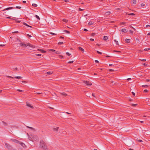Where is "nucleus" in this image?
Returning a JSON list of instances; mask_svg holds the SVG:
<instances>
[{"instance_id": "nucleus-24", "label": "nucleus", "mask_w": 150, "mask_h": 150, "mask_svg": "<svg viewBox=\"0 0 150 150\" xmlns=\"http://www.w3.org/2000/svg\"><path fill=\"white\" fill-rule=\"evenodd\" d=\"M132 2L133 4H135L136 3V0H133Z\"/></svg>"}, {"instance_id": "nucleus-4", "label": "nucleus", "mask_w": 150, "mask_h": 150, "mask_svg": "<svg viewBox=\"0 0 150 150\" xmlns=\"http://www.w3.org/2000/svg\"><path fill=\"white\" fill-rule=\"evenodd\" d=\"M11 140L13 142L17 144H19L20 143V142L19 141L14 139H11Z\"/></svg>"}, {"instance_id": "nucleus-26", "label": "nucleus", "mask_w": 150, "mask_h": 150, "mask_svg": "<svg viewBox=\"0 0 150 150\" xmlns=\"http://www.w3.org/2000/svg\"><path fill=\"white\" fill-rule=\"evenodd\" d=\"M64 32H65V33H68V34H69L70 33V32L68 31V30H65L64 31Z\"/></svg>"}, {"instance_id": "nucleus-12", "label": "nucleus", "mask_w": 150, "mask_h": 150, "mask_svg": "<svg viewBox=\"0 0 150 150\" xmlns=\"http://www.w3.org/2000/svg\"><path fill=\"white\" fill-rule=\"evenodd\" d=\"M110 11H107L105 13V14L106 16H108L110 15Z\"/></svg>"}, {"instance_id": "nucleus-57", "label": "nucleus", "mask_w": 150, "mask_h": 150, "mask_svg": "<svg viewBox=\"0 0 150 150\" xmlns=\"http://www.w3.org/2000/svg\"><path fill=\"white\" fill-rule=\"evenodd\" d=\"M95 62L96 63H98L99 62V61L98 60H95Z\"/></svg>"}, {"instance_id": "nucleus-10", "label": "nucleus", "mask_w": 150, "mask_h": 150, "mask_svg": "<svg viewBox=\"0 0 150 150\" xmlns=\"http://www.w3.org/2000/svg\"><path fill=\"white\" fill-rule=\"evenodd\" d=\"M26 105H27V106H28V107H30V108H34L33 107V106H32L31 105H30V104H28V103H26Z\"/></svg>"}, {"instance_id": "nucleus-2", "label": "nucleus", "mask_w": 150, "mask_h": 150, "mask_svg": "<svg viewBox=\"0 0 150 150\" xmlns=\"http://www.w3.org/2000/svg\"><path fill=\"white\" fill-rule=\"evenodd\" d=\"M5 145L7 149L9 150H11L12 149V146L9 144L6 143H5Z\"/></svg>"}, {"instance_id": "nucleus-63", "label": "nucleus", "mask_w": 150, "mask_h": 150, "mask_svg": "<svg viewBox=\"0 0 150 150\" xmlns=\"http://www.w3.org/2000/svg\"><path fill=\"white\" fill-rule=\"evenodd\" d=\"M64 1L66 2H69V1L67 0H65Z\"/></svg>"}, {"instance_id": "nucleus-52", "label": "nucleus", "mask_w": 150, "mask_h": 150, "mask_svg": "<svg viewBox=\"0 0 150 150\" xmlns=\"http://www.w3.org/2000/svg\"><path fill=\"white\" fill-rule=\"evenodd\" d=\"M73 62H74L73 61H69L68 62V63L69 64H71V63H73Z\"/></svg>"}, {"instance_id": "nucleus-9", "label": "nucleus", "mask_w": 150, "mask_h": 150, "mask_svg": "<svg viewBox=\"0 0 150 150\" xmlns=\"http://www.w3.org/2000/svg\"><path fill=\"white\" fill-rule=\"evenodd\" d=\"M26 127L28 128H29V129H31L33 131H35V129L34 128H33V127H29L28 126H26Z\"/></svg>"}, {"instance_id": "nucleus-49", "label": "nucleus", "mask_w": 150, "mask_h": 150, "mask_svg": "<svg viewBox=\"0 0 150 150\" xmlns=\"http://www.w3.org/2000/svg\"><path fill=\"white\" fill-rule=\"evenodd\" d=\"M59 57L60 58H62L63 57V56L62 55H59Z\"/></svg>"}, {"instance_id": "nucleus-42", "label": "nucleus", "mask_w": 150, "mask_h": 150, "mask_svg": "<svg viewBox=\"0 0 150 150\" xmlns=\"http://www.w3.org/2000/svg\"><path fill=\"white\" fill-rule=\"evenodd\" d=\"M6 18L7 19H13V18H11V17H6Z\"/></svg>"}, {"instance_id": "nucleus-8", "label": "nucleus", "mask_w": 150, "mask_h": 150, "mask_svg": "<svg viewBox=\"0 0 150 150\" xmlns=\"http://www.w3.org/2000/svg\"><path fill=\"white\" fill-rule=\"evenodd\" d=\"M122 31L124 33H126L127 32V28L126 29H122Z\"/></svg>"}, {"instance_id": "nucleus-5", "label": "nucleus", "mask_w": 150, "mask_h": 150, "mask_svg": "<svg viewBox=\"0 0 150 150\" xmlns=\"http://www.w3.org/2000/svg\"><path fill=\"white\" fill-rule=\"evenodd\" d=\"M27 44H28V46H29L30 47H31L33 49L35 47L34 45H33L30 44V43H27Z\"/></svg>"}, {"instance_id": "nucleus-31", "label": "nucleus", "mask_w": 150, "mask_h": 150, "mask_svg": "<svg viewBox=\"0 0 150 150\" xmlns=\"http://www.w3.org/2000/svg\"><path fill=\"white\" fill-rule=\"evenodd\" d=\"M63 21L65 22H67L68 21V20L66 19H63Z\"/></svg>"}, {"instance_id": "nucleus-18", "label": "nucleus", "mask_w": 150, "mask_h": 150, "mask_svg": "<svg viewBox=\"0 0 150 150\" xmlns=\"http://www.w3.org/2000/svg\"><path fill=\"white\" fill-rule=\"evenodd\" d=\"M108 37L107 36H104L103 38V40H108Z\"/></svg>"}, {"instance_id": "nucleus-53", "label": "nucleus", "mask_w": 150, "mask_h": 150, "mask_svg": "<svg viewBox=\"0 0 150 150\" xmlns=\"http://www.w3.org/2000/svg\"><path fill=\"white\" fill-rule=\"evenodd\" d=\"M150 50L149 48H148V49H144V50L145 51H147V50Z\"/></svg>"}, {"instance_id": "nucleus-32", "label": "nucleus", "mask_w": 150, "mask_h": 150, "mask_svg": "<svg viewBox=\"0 0 150 150\" xmlns=\"http://www.w3.org/2000/svg\"><path fill=\"white\" fill-rule=\"evenodd\" d=\"M62 94L63 95H64V96H67V94L65 93H62Z\"/></svg>"}, {"instance_id": "nucleus-25", "label": "nucleus", "mask_w": 150, "mask_h": 150, "mask_svg": "<svg viewBox=\"0 0 150 150\" xmlns=\"http://www.w3.org/2000/svg\"><path fill=\"white\" fill-rule=\"evenodd\" d=\"M63 42H59L58 43V44L59 45H61L63 44Z\"/></svg>"}, {"instance_id": "nucleus-43", "label": "nucleus", "mask_w": 150, "mask_h": 150, "mask_svg": "<svg viewBox=\"0 0 150 150\" xmlns=\"http://www.w3.org/2000/svg\"><path fill=\"white\" fill-rule=\"evenodd\" d=\"M2 122L4 123V126H7V124L5 122H4V121H2Z\"/></svg>"}, {"instance_id": "nucleus-40", "label": "nucleus", "mask_w": 150, "mask_h": 150, "mask_svg": "<svg viewBox=\"0 0 150 150\" xmlns=\"http://www.w3.org/2000/svg\"><path fill=\"white\" fill-rule=\"evenodd\" d=\"M7 78H12V79H13V77H12V76H7Z\"/></svg>"}, {"instance_id": "nucleus-27", "label": "nucleus", "mask_w": 150, "mask_h": 150, "mask_svg": "<svg viewBox=\"0 0 150 150\" xmlns=\"http://www.w3.org/2000/svg\"><path fill=\"white\" fill-rule=\"evenodd\" d=\"M114 41L115 42L116 45H119L118 42L117 41H116V40H114Z\"/></svg>"}, {"instance_id": "nucleus-46", "label": "nucleus", "mask_w": 150, "mask_h": 150, "mask_svg": "<svg viewBox=\"0 0 150 150\" xmlns=\"http://www.w3.org/2000/svg\"><path fill=\"white\" fill-rule=\"evenodd\" d=\"M146 28H149L150 27V25H147L146 26Z\"/></svg>"}, {"instance_id": "nucleus-54", "label": "nucleus", "mask_w": 150, "mask_h": 150, "mask_svg": "<svg viewBox=\"0 0 150 150\" xmlns=\"http://www.w3.org/2000/svg\"><path fill=\"white\" fill-rule=\"evenodd\" d=\"M141 6H145V4H141Z\"/></svg>"}, {"instance_id": "nucleus-11", "label": "nucleus", "mask_w": 150, "mask_h": 150, "mask_svg": "<svg viewBox=\"0 0 150 150\" xmlns=\"http://www.w3.org/2000/svg\"><path fill=\"white\" fill-rule=\"evenodd\" d=\"M13 8L12 7H8V8H5V9H4V10H3V11H6V10L11 9H13Z\"/></svg>"}, {"instance_id": "nucleus-1", "label": "nucleus", "mask_w": 150, "mask_h": 150, "mask_svg": "<svg viewBox=\"0 0 150 150\" xmlns=\"http://www.w3.org/2000/svg\"><path fill=\"white\" fill-rule=\"evenodd\" d=\"M40 146H41V148L44 150H47V146L46 145L45 143L40 144Z\"/></svg>"}, {"instance_id": "nucleus-17", "label": "nucleus", "mask_w": 150, "mask_h": 150, "mask_svg": "<svg viewBox=\"0 0 150 150\" xmlns=\"http://www.w3.org/2000/svg\"><path fill=\"white\" fill-rule=\"evenodd\" d=\"M23 24H24V25H25L26 26H28V27H30V28H32V27L30 26L29 25H28L26 23H23Z\"/></svg>"}, {"instance_id": "nucleus-34", "label": "nucleus", "mask_w": 150, "mask_h": 150, "mask_svg": "<svg viewBox=\"0 0 150 150\" xmlns=\"http://www.w3.org/2000/svg\"><path fill=\"white\" fill-rule=\"evenodd\" d=\"M55 53L57 54H60L61 53V52H60L57 51L55 52Z\"/></svg>"}, {"instance_id": "nucleus-51", "label": "nucleus", "mask_w": 150, "mask_h": 150, "mask_svg": "<svg viewBox=\"0 0 150 150\" xmlns=\"http://www.w3.org/2000/svg\"><path fill=\"white\" fill-rule=\"evenodd\" d=\"M83 10L81 9V8H79V11H82Z\"/></svg>"}, {"instance_id": "nucleus-29", "label": "nucleus", "mask_w": 150, "mask_h": 150, "mask_svg": "<svg viewBox=\"0 0 150 150\" xmlns=\"http://www.w3.org/2000/svg\"><path fill=\"white\" fill-rule=\"evenodd\" d=\"M40 51H41V52L42 53H45L46 52V51H44L43 50H40Z\"/></svg>"}, {"instance_id": "nucleus-38", "label": "nucleus", "mask_w": 150, "mask_h": 150, "mask_svg": "<svg viewBox=\"0 0 150 150\" xmlns=\"http://www.w3.org/2000/svg\"><path fill=\"white\" fill-rule=\"evenodd\" d=\"M148 86V85H143L142 86V87H146Z\"/></svg>"}, {"instance_id": "nucleus-62", "label": "nucleus", "mask_w": 150, "mask_h": 150, "mask_svg": "<svg viewBox=\"0 0 150 150\" xmlns=\"http://www.w3.org/2000/svg\"><path fill=\"white\" fill-rule=\"evenodd\" d=\"M132 93L133 96H134L135 95V93L134 92H132Z\"/></svg>"}, {"instance_id": "nucleus-23", "label": "nucleus", "mask_w": 150, "mask_h": 150, "mask_svg": "<svg viewBox=\"0 0 150 150\" xmlns=\"http://www.w3.org/2000/svg\"><path fill=\"white\" fill-rule=\"evenodd\" d=\"M126 23L124 22H121L120 23V25H125Z\"/></svg>"}, {"instance_id": "nucleus-39", "label": "nucleus", "mask_w": 150, "mask_h": 150, "mask_svg": "<svg viewBox=\"0 0 150 150\" xmlns=\"http://www.w3.org/2000/svg\"><path fill=\"white\" fill-rule=\"evenodd\" d=\"M49 50L52 52H55L56 51L55 50L53 49H50Z\"/></svg>"}, {"instance_id": "nucleus-13", "label": "nucleus", "mask_w": 150, "mask_h": 150, "mask_svg": "<svg viewBox=\"0 0 150 150\" xmlns=\"http://www.w3.org/2000/svg\"><path fill=\"white\" fill-rule=\"evenodd\" d=\"M125 42L127 43H129L130 42V40L129 39H126L125 40Z\"/></svg>"}, {"instance_id": "nucleus-20", "label": "nucleus", "mask_w": 150, "mask_h": 150, "mask_svg": "<svg viewBox=\"0 0 150 150\" xmlns=\"http://www.w3.org/2000/svg\"><path fill=\"white\" fill-rule=\"evenodd\" d=\"M14 78L17 79H21L22 78V77L21 76H16Z\"/></svg>"}, {"instance_id": "nucleus-15", "label": "nucleus", "mask_w": 150, "mask_h": 150, "mask_svg": "<svg viewBox=\"0 0 150 150\" xmlns=\"http://www.w3.org/2000/svg\"><path fill=\"white\" fill-rule=\"evenodd\" d=\"M59 129V127H57L56 128H53V130L54 131H57Z\"/></svg>"}, {"instance_id": "nucleus-48", "label": "nucleus", "mask_w": 150, "mask_h": 150, "mask_svg": "<svg viewBox=\"0 0 150 150\" xmlns=\"http://www.w3.org/2000/svg\"><path fill=\"white\" fill-rule=\"evenodd\" d=\"M28 137L29 140H32V138L30 137H29L28 135Z\"/></svg>"}, {"instance_id": "nucleus-45", "label": "nucleus", "mask_w": 150, "mask_h": 150, "mask_svg": "<svg viewBox=\"0 0 150 150\" xmlns=\"http://www.w3.org/2000/svg\"><path fill=\"white\" fill-rule=\"evenodd\" d=\"M92 96H93L94 97H95V93H92Z\"/></svg>"}, {"instance_id": "nucleus-19", "label": "nucleus", "mask_w": 150, "mask_h": 150, "mask_svg": "<svg viewBox=\"0 0 150 150\" xmlns=\"http://www.w3.org/2000/svg\"><path fill=\"white\" fill-rule=\"evenodd\" d=\"M45 143V142H44V141L43 140H41L40 141V144H44Z\"/></svg>"}, {"instance_id": "nucleus-50", "label": "nucleus", "mask_w": 150, "mask_h": 150, "mask_svg": "<svg viewBox=\"0 0 150 150\" xmlns=\"http://www.w3.org/2000/svg\"><path fill=\"white\" fill-rule=\"evenodd\" d=\"M148 92V90L147 89H145L144 90V93H146Z\"/></svg>"}, {"instance_id": "nucleus-37", "label": "nucleus", "mask_w": 150, "mask_h": 150, "mask_svg": "<svg viewBox=\"0 0 150 150\" xmlns=\"http://www.w3.org/2000/svg\"><path fill=\"white\" fill-rule=\"evenodd\" d=\"M97 53H98V54H102V53H101V52H99V51H97Z\"/></svg>"}, {"instance_id": "nucleus-6", "label": "nucleus", "mask_w": 150, "mask_h": 150, "mask_svg": "<svg viewBox=\"0 0 150 150\" xmlns=\"http://www.w3.org/2000/svg\"><path fill=\"white\" fill-rule=\"evenodd\" d=\"M20 45L21 46H23L24 47H26L28 46V44H25L24 43H20Z\"/></svg>"}, {"instance_id": "nucleus-21", "label": "nucleus", "mask_w": 150, "mask_h": 150, "mask_svg": "<svg viewBox=\"0 0 150 150\" xmlns=\"http://www.w3.org/2000/svg\"><path fill=\"white\" fill-rule=\"evenodd\" d=\"M35 17L37 18L38 19V20H40V17H39L37 15H35Z\"/></svg>"}, {"instance_id": "nucleus-36", "label": "nucleus", "mask_w": 150, "mask_h": 150, "mask_svg": "<svg viewBox=\"0 0 150 150\" xmlns=\"http://www.w3.org/2000/svg\"><path fill=\"white\" fill-rule=\"evenodd\" d=\"M96 35V33H92L91 34V35L92 36H94Z\"/></svg>"}, {"instance_id": "nucleus-22", "label": "nucleus", "mask_w": 150, "mask_h": 150, "mask_svg": "<svg viewBox=\"0 0 150 150\" xmlns=\"http://www.w3.org/2000/svg\"><path fill=\"white\" fill-rule=\"evenodd\" d=\"M33 6H34V7H36L38 5L37 4H32V5Z\"/></svg>"}, {"instance_id": "nucleus-16", "label": "nucleus", "mask_w": 150, "mask_h": 150, "mask_svg": "<svg viewBox=\"0 0 150 150\" xmlns=\"http://www.w3.org/2000/svg\"><path fill=\"white\" fill-rule=\"evenodd\" d=\"M79 49V50L83 52L84 51V50L83 49L82 47H78Z\"/></svg>"}, {"instance_id": "nucleus-30", "label": "nucleus", "mask_w": 150, "mask_h": 150, "mask_svg": "<svg viewBox=\"0 0 150 150\" xmlns=\"http://www.w3.org/2000/svg\"><path fill=\"white\" fill-rule=\"evenodd\" d=\"M128 15H132V16H134V15H135V14L134 13H129L128 14Z\"/></svg>"}, {"instance_id": "nucleus-41", "label": "nucleus", "mask_w": 150, "mask_h": 150, "mask_svg": "<svg viewBox=\"0 0 150 150\" xmlns=\"http://www.w3.org/2000/svg\"><path fill=\"white\" fill-rule=\"evenodd\" d=\"M50 34H51V35H56V34L54 33H50Z\"/></svg>"}, {"instance_id": "nucleus-59", "label": "nucleus", "mask_w": 150, "mask_h": 150, "mask_svg": "<svg viewBox=\"0 0 150 150\" xmlns=\"http://www.w3.org/2000/svg\"><path fill=\"white\" fill-rule=\"evenodd\" d=\"M35 93L37 94H40L42 93Z\"/></svg>"}, {"instance_id": "nucleus-47", "label": "nucleus", "mask_w": 150, "mask_h": 150, "mask_svg": "<svg viewBox=\"0 0 150 150\" xmlns=\"http://www.w3.org/2000/svg\"><path fill=\"white\" fill-rule=\"evenodd\" d=\"M17 91H19L20 92H22L23 91L21 90L20 89H18L17 90Z\"/></svg>"}, {"instance_id": "nucleus-64", "label": "nucleus", "mask_w": 150, "mask_h": 150, "mask_svg": "<svg viewBox=\"0 0 150 150\" xmlns=\"http://www.w3.org/2000/svg\"><path fill=\"white\" fill-rule=\"evenodd\" d=\"M90 40L91 41H94V39L92 38H91L90 39Z\"/></svg>"}, {"instance_id": "nucleus-33", "label": "nucleus", "mask_w": 150, "mask_h": 150, "mask_svg": "<svg viewBox=\"0 0 150 150\" xmlns=\"http://www.w3.org/2000/svg\"><path fill=\"white\" fill-rule=\"evenodd\" d=\"M113 52H116L118 53H120L121 52L120 51H116V50H114L113 51Z\"/></svg>"}, {"instance_id": "nucleus-60", "label": "nucleus", "mask_w": 150, "mask_h": 150, "mask_svg": "<svg viewBox=\"0 0 150 150\" xmlns=\"http://www.w3.org/2000/svg\"><path fill=\"white\" fill-rule=\"evenodd\" d=\"M130 32L132 34L133 33V31L131 30H130Z\"/></svg>"}, {"instance_id": "nucleus-3", "label": "nucleus", "mask_w": 150, "mask_h": 150, "mask_svg": "<svg viewBox=\"0 0 150 150\" xmlns=\"http://www.w3.org/2000/svg\"><path fill=\"white\" fill-rule=\"evenodd\" d=\"M83 83L86 84L87 85H92L91 83L89 81H83Z\"/></svg>"}, {"instance_id": "nucleus-58", "label": "nucleus", "mask_w": 150, "mask_h": 150, "mask_svg": "<svg viewBox=\"0 0 150 150\" xmlns=\"http://www.w3.org/2000/svg\"><path fill=\"white\" fill-rule=\"evenodd\" d=\"M83 30L85 31H88V30L86 29H84Z\"/></svg>"}, {"instance_id": "nucleus-55", "label": "nucleus", "mask_w": 150, "mask_h": 150, "mask_svg": "<svg viewBox=\"0 0 150 150\" xmlns=\"http://www.w3.org/2000/svg\"><path fill=\"white\" fill-rule=\"evenodd\" d=\"M132 106H135L136 105H137V104H132Z\"/></svg>"}, {"instance_id": "nucleus-56", "label": "nucleus", "mask_w": 150, "mask_h": 150, "mask_svg": "<svg viewBox=\"0 0 150 150\" xmlns=\"http://www.w3.org/2000/svg\"><path fill=\"white\" fill-rule=\"evenodd\" d=\"M150 80V79H146V82H149V81Z\"/></svg>"}, {"instance_id": "nucleus-61", "label": "nucleus", "mask_w": 150, "mask_h": 150, "mask_svg": "<svg viewBox=\"0 0 150 150\" xmlns=\"http://www.w3.org/2000/svg\"><path fill=\"white\" fill-rule=\"evenodd\" d=\"M59 38L60 39H63L64 38V37L62 36H60V37Z\"/></svg>"}, {"instance_id": "nucleus-14", "label": "nucleus", "mask_w": 150, "mask_h": 150, "mask_svg": "<svg viewBox=\"0 0 150 150\" xmlns=\"http://www.w3.org/2000/svg\"><path fill=\"white\" fill-rule=\"evenodd\" d=\"M94 23V22L93 21H90L88 23V24L89 25H91L92 24H93Z\"/></svg>"}, {"instance_id": "nucleus-44", "label": "nucleus", "mask_w": 150, "mask_h": 150, "mask_svg": "<svg viewBox=\"0 0 150 150\" xmlns=\"http://www.w3.org/2000/svg\"><path fill=\"white\" fill-rule=\"evenodd\" d=\"M66 54L68 56H70L71 55V54H69L68 52H66Z\"/></svg>"}, {"instance_id": "nucleus-7", "label": "nucleus", "mask_w": 150, "mask_h": 150, "mask_svg": "<svg viewBox=\"0 0 150 150\" xmlns=\"http://www.w3.org/2000/svg\"><path fill=\"white\" fill-rule=\"evenodd\" d=\"M21 145V146H22L24 148H26V146L25 145V144L24 143H22V142H21V143L20 142V144Z\"/></svg>"}, {"instance_id": "nucleus-28", "label": "nucleus", "mask_w": 150, "mask_h": 150, "mask_svg": "<svg viewBox=\"0 0 150 150\" xmlns=\"http://www.w3.org/2000/svg\"><path fill=\"white\" fill-rule=\"evenodd\" d=\"M47 74L48 75H50L52 74V73L50 71H48L47 72Z\"/></svg>"}, {"instance_id": "nucleus-35", "label": "nucleus", "mask_w": 150, "mask_h": 150, "mask_svg": "<svg viewBox=\"0 0 150 150\" xmlns=\"http://www.w3.org/2000/svg\"><path fill=\"white\" fill-rule=\"evenodd\" d=\"M16 8L17 9H21V7L20 6H16Z\"/></svg>"}]
</instances>
